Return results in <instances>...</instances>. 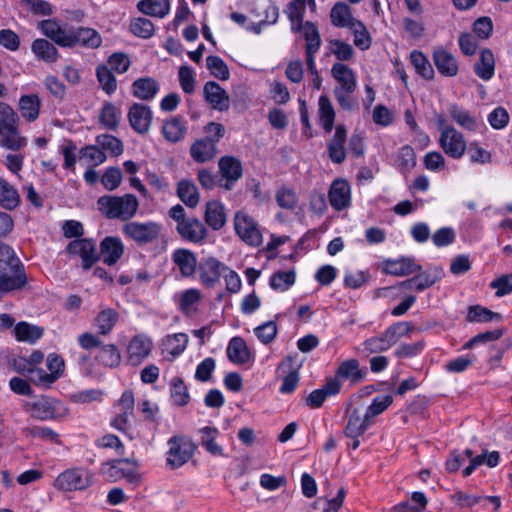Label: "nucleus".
<instances>
[{
	"label": "nucleus",
	"instance_id": "9b49d317",
	"mask_svg": "<svg viewBox=\"0 0 512 512\" xmlns=\"http://www.w3.org/2000/svg\"><path fill=\"white\" fill-rule=\"evenodd\" d=\"M219 172L225 181L222 187L231 190L243 174L242 163L233 156H223L218 161Z\"/></svg>",
	"mask_w": 512,
	"mask_h": 512
},
{
	"label": "nucleus",
	"instance_id": "39448f33",
	"mask_svg": "<svg viewBox=\"0 0 512 512\" xmlns=\"http://www.w3.org/2000/svg\"><path fill=\"white\" fill-rule=\"evenodd\" d=\"M236 234L250 246H259L262 243V233L257 222L243 211H238L234 218Z\"/></svg>",
	"mask_w": 512,
	"mask_h": 512
},
{
	"label": "nucleus",
	"instance_id": "2f4dec72",
	"mask_svg": "<svg viewBox=\"0 0 512 512\" xmlns=\"http://www.w3.org/2000/svg\"><path fill=\"white\" fill-rule=\"evenodd\" d=\"M119 320V313L113 308H103L94 318V326L101 335H108Z\"/></svg>",
	"mask_w": 512,
	"mask_h": 512
},
{
	"label": "nucleus",
	"instance_id": "052dcab7",
	"mask_svg": "<svg viewBox=\"0 0 512 512\" xmlns=\"http://www.w3.org/2000/svg\"><path fill=\"white\" fill-rule=\"evenodd\" d=\"M502 316L485 307L471 306L468 311L467 319L470 322H491L494 320H501Z\"/></svg>",
	"mask_w": 512,
	"mask_h": 512
},
{
	"label": "nucleus",
	"instance_id": "412c9836",
	"mask_svg": "<svg viewBox=\"0 0 512 512\" xmlns=\"http://www.w3.org/2000/svg\"><path fill=\"white\" fill-rule=\"evenodd\" d=\"M383 270L387 274L394 276H407L421 270L414 258L401 257L399 259H389L384 262Z\"/></svg>",
	"mask_w": 512,
	"mask_h": 512
},
{
	"label": "nucleus",
	"instance_id": "f3484780",
	"mask_svg": "<svg viewBox=\"0 0 512 512\" xmlns=\"http://www.w3.org/2000/svg\"><path fill=\"white\" fill-rule=\"evenodd\" d=\"M350 185L346 180L337 179L332 182L329 189V202L331 206L337 210L341 211L349 206L350 204Z\"/></svg>",
	"mask_w": 512,
	"mask_h": 512
},
{
	"label": "nucleus",
	"instance_id": "c85d7f7f",
	"mask_svg": "<svg viewBox=\"0 0 512 512\" xmlns=\"http://www.w3.org/2000/svg\"><path fill=\"white\" fill-rule=\"evenodd\" d=\"M159 91V83L151 77H142L132 84L133 95L141 100L148 101L155 97Z\"/></svg>",
	"mask_w": 512,
	"mask_h": 512
},
{
	"label": "nucleus",
	"instance_id": "20e7f679",
	"mask_svg": "<svg viewBox=\"0 0 512 512\" xmlns=\"http://www.w3.org/2000/svg\"><path fill=\"white\" fill-rule=\"evenodd\" d=\"M122 232L139 246H144L158 240L161 225L155 221H130L123 225Z\"/></svg>",
	"mask_w": 512,
	"mask_h": 512
},
{
	"label": "nucleus",
	"instance_id": "ea45409f",
	"mask_svg": "<svg viewBox=\"0 0 512 512\" xmlns=\"http://www.w3.org/2000/svg\"><path fill=\"white\" fill-rule=\"evenodd\" d=\"M331 22L336 27H350L357 19L353 18L351 8L344 2L336 3L330 12Z\"/></svg>",
	"mask_w": 512,
	"mask_h": 512
},
{
	"label": "nucleus",
	"instance_id": "58836bf2",
	"mask_svg": "<svg viewBox=\"0 0 512 512\" xmlns=\"http://www.w3.org/2000/svg\"><path fill=\"white\" fill-rule=\"evenodd\" d=\"M40 105L41 102L37 94L23 95L19 100V111L23 118L33 122L39 116Z\"/></svg>",
	"mask_w": 512,
	"mask_h": 512
},
{
	"label": "nucleus",
	"instance_id": "49530a36",
	"mask_svg": "<svg viewBox=\"0 0 512 512\" xmlns=\"http://www.w3.org/2000/svg\"><path fill=\"white\" fill-rule=\"evenodd\" d=\"M14 333L18 341L34 343L43 335V329L27 322H19L14 328Z\"/></svg>",
	"mask_w": 512,
	"mask_h": 512
},
{
	"label": "nucleus",
	"instance_id": "4d7b16f0",
	"mask_svg": "<svg viewBox=\"0 0 512 512\" xmlns=\"http://www.w3.org/2000/svg\"><path fill=\"white\" fill-rule=\"evenodd\" d=\"M98 361L106 367H117L121 362V354L114 344L103 345L97 355Z\"/></svg>",
	"mask_w": 512,
	"mask_h": 512
},
{
	"label": "nucleus",
	"instance_id": "69168bd1",
	"mask_svg": "<svg viewBox=\"0 0 512 512\" xmlns=\"http://www.w3.org/2000/svg\"><path fill=\"white\" fill-rule=\"evenodd\" d=\"M413 330L410 322H397L388 327L383 334L390 346L395 344L402 336L409 334Z\"/></svg>",
	"mask_w": 512,
	"mask_h": 512
},
{
	"label": "nucleus",
	"instance_id": "dca6fc26",
	"mask_svg": "<svg viewBox=\"0 0 512 512\" xmlns=\"http://www.w3.org/2000/svg\"><path fill=\"white\" fill-rule=\"evenodd\" d=\"M347 130L343 124L335 127V133L327 144L329 158L333 163L341 164L346 158L345 143Z\"/></svg>",
	"mask_w": 512,
	"mask_h": 512
},
{
	"label": "nucleus",
	"instance_id": "4be33fe9",
	"mask_svg": "<svg viewBox=\"0 0 512 512\" xmlns=\"http://www.w3.org/2000/svg\"><path fill=\"white\" fill-rule=\"evenodd\" d=\"M331 75L337 81V89H343L348 92H355L357 88V79L354 71L347 65L337 62L331 68Z\"/></svg>",
	"mask_w": 512,
	"mask_h": 512
},
{
	"label": "nucleus",
	"instance_id": "bb28decb",
	"mask_svg": "<svg viewBox=\"0 0 512 512\" xmlns=\"http://www.w3.org/2000/svg\"><path fill=\"white\" fill-rule=\"evenodd\" d=\"M172 260L179 268L183 277L187 278L195 273L197 260L192 251L188 249H177L172 255Z\"/></svg>",
	"mask_w": 512,
	"mask_h": 512
},
{
	"label": "nucleus",
	"instance_id": "e2e57ef3",
	"mask_svg": "<svg viewBox=\"0 0 512 512\" xmlns=\"http://www.w3.org/2000/svg\"><path fill=\"white\" fill-rule=\"evenodd\" d=\"M43 34L52 39L60 46H64V31L60 25L53 20H43L38 23Z\"/></svg>",
	"mask_w": 512,
	"mask_h": 512
},
{
	"label": "nucleus",
	"instance_id": "8fccbe9b",
	"mask_svg": "<svg viewBox=\"0 0 512 512\" xmlns=\"http://www.w3.org/2000/svg\"><path fill=\"white\" fill-rule=\"evenodd\" d=\"M170 397L177 406H185L190 401L188 388L181 377H174L171 380Z\"/></svg>",
	"mask_w": 512,
	"mask_h": 512
},
{
	"label": "nucleus",
	"instance_id": "6e6d98bb",
	"mask_svg": "<svg viewBox=\"0 0 512 512\" xmlns=\"http://www.w3.org/2000/svg\"><path fill=\"white\" fill-rule=\"evenodd\" d=\"M19 200V195L14 187L0 178V204L11 210L18 206Z\"/></svg>",
	"mask_w": 512,
	"mask_h": 512
},
{
	"label": "nucleus",
	"instance_id": "a211bd4d",
	"mask_svg": "<svg viewBox=\"0 0 512 512\" xmlns=\"http://www.w3.org/2000/svg\"><path fill=\"white\" fill-rule=\"evenodd\" d=\"M179 235L189 242L200 243L207 236L204 224L195 217L187 218V221L176 226Z\"/></svg>",
	"mask_w": 512,
	"mask_h": 512
},
{
	"label": "nucleus",
	"instance_id": "6e6552de",
	"mask_svg": "<svg viewBox=\"0 0 512 512\" xmlns=\"http://www.w3.org/2000/svg\"><path fill=\"white\" fill-rule=\"evenodd\" d=\"M153 349V341L145 334H137L131 338L127 346V361L132 366L140 365Z\"/></svg>",
	"mask_w": 512,
	"mask_h": 512
},
{
	"label": "nucleus",
	"instance_id": "37998d69",
	"mask_svg": "<svg viewBox=\"0 0 512 512\" xmlns=\"http://www.w3.org/2000/svg\"><path fill=\"white\" fill-rule=\"evenodd\" d=\"M120 119V109L111 102H105L99 113L100 124L107 130H116Z\"/></svg>",
	"mask_w": 512,
	"mask_h": 512
},
{
	"label": "nucleus",
	"instance_id": "a18cd8bd",
	"mask_svg": "<svg viewBox=\"0 0 512 512\" xmlns=\"http://www.w3.org/2000/svg\"><path fill=\"white\" fill-rule=\"evenodd\" d=\"M368 423L369 420H366L365 416L362 418L359 411L354 409L348 418L344 434L350 438H357L366 431Z\"/></svg>",
	"mask_w": 512,
	"mask_h": 512
},
{
	"label": "nucleus",
	"instance_id": "f03ea898",
	"mask_svg": "<svg viewBox=\"0 0 512 512\" xmlns=\"http://www.w3.org/2000/svg\"><path fill=\"white\" fill-rule=\"evenodd\" d=\"M97 204L101 213L108 219H120L122 221L132 219L139 208V202L133 194L101 196Z\"/></svg>",
	"mask_w": 512,
	"mask_h": 512
},
{
	"label": "nucleus",
	"instance_id": "338daca9",
	"mask_svg": "<svg viewBox=\"0 0 512 512\" xmlns=\"http://www.w3.org/2000/svg\"><path fill=\"white\" fill-rule=\"evenodd\" d=\"M97 79L102 87V89L107 94H112L117 88V81L111 70L105 66H98L96 69Z\"/></svg>",
	"mask_w": 512,
	"mask_h": 512
},
{
	"label": "nucleus",
	"instance_id": "9d476101",
	"mask_svg": "<svg viewBox=\"0 0 512 512\" xmlns=\"http://www.w3.org/2000/svg\"><path fill=\"white\" fill-rule=\"evenodd\" d=\"M66 251L71 255L79 256L82 260V267L86 270L90 269L98 260L95 242L92 239L73 240L67 245Z\"/></svg>",
	"mask_w": 512,
	"mask_h": 512
},
{
	"label": "nucleus",
	"instance_id": "3c124183",
	"mask_svg": "<svg viewBox=\"0 0 512 512\" xmlns=\"http://www.w3.org/2000/svg\"><path fill=\"white\" fill-rule=\"evenodd\" d=\"M442 269L439 267H432L426 271L414 276L415 289L423 291L433 286L442 277Z\"/></svg>",
	"mask_w": 512,
	"mask_h": 512
},
{
	"label": "nucleus",
	"instance_id": "7c9ffc66",
	"mask_svg": "<svg viewBox=\"0 0 512 512\" xmlns=\"http://www.w3.org/2000/svg\"><path fill=\"white\" fill-rule=\"evenodd\" d=\"M227 357L235 364H246L251 358V353L246 342L241 337H233L227 347Z\"/></svg>",
	"mask_w": 512,
	"mask_h": 512
},
{
	"label": "nucleus",
	"instance_id": "680f3d73",
	"mask_svg": "<svg viewBox=\"0 0 512 512\" xmlns=\"http://www.w3.org/2000/svg\"><path fill=\"white\" fill-rule=\"evenodd\" d=\"M349 28L353 32L355 46L367 50L371 46V37L363 22L357 20Z\"/></svg>",
	"mask_w": 512,
	"mask_h": 512
},
{
	"label": "nucleus",
	"instance_id": "79ce46f5",
	"mask_svg": "<svg viewBox=\"0 0 512 512\" xmlns=\"http://www.w3.org/2000/svg\"><path fill=\"white\" fill-rule=\"evenodd\" d=\"M185 122L181 117H173L166 121L162 127V133L169 142L176 143L183 139L186 133Z\"/></svg>",
	"mask_w": 512,
	"mask_h": 512
},
{
	"label": "nucleus",
	"instance_id": "cd10ccee",
	"mask_svg": "<svg viewBox=\"0 0 512 512\" xmlns=\"http://www.w3.org/2000/svg\"><path fill=\"white\" fill-rule=\"evenodd\" d=\"M204 220L213 230L221 229L226 223V215L222 203L212 200L206 203Z\"/></svg>",
	"mask_w": 512,
	"mask_h": 512
},
{
	"label": "nucleus",
	"instance_id": "4468645a",
	"mask_svg": "<svg viewBox=\"0 0 512 512\" xmlns=\"http://www.w3.org/2000/svg\"><path fill=\"white\" fill-rule=\"evenodd\" d=\"M131 127L139 134H146L152 122V112L144 104L134 103L128 111Z\"/></svg>",
	"mask_w": 512,
	"mask_h": 512
},
{
	"label": "nucleus",
	"instance_id": "423d86ee",
	"mask_svg": "<svg viewBox=\"0 0 512 512\" xmlns=\"http://www.w3.org/2000/svg\"><path fill=\"white\" fill-rule=\"evenodd\" d=\"M439 147L452 159H460L467 150V142L463 134L456 128H445L439 135Z\"/></svg>",
	"mask_w": 512,
	"mask_h": 512
},
{
	"label": "nucleus",
	"instance_id": "c03bdc74",
	"mask_svg": "<svg viewBox=\"0 0 512 512\" xmlns=\"http://www.w3.org/2000/svg\"><path fill=\"white\" fill-rule=\"evenodd\" d=\"M137 8L146 15L163 18L169 12L170 3L169 0H141Z\"/></svg>",
	"mask_w": 512,
	"mask_h": 512
},
{
	"label": "nucleus",
	"instance_id": "de8ad7c7",
	"mask_svg": "<svg viewBox=\"0 0 512 512\" xmlns=\"http://www.w3.org/2000/svg\"><path fill=\"white\" fill-rule=\"evenodd\" d=\"M27 411L30 412L32 417L39 420L52 418L55 413L52 401L48 398H40L33 403H28Z\"/></svg>",
	"mask_w": 512,
	"mask_h": 512
},
{
	"label": "nucleus",
	"instance_id": "6ab92c4d",
	"mask_svg": "<svg viewBox=\"0 0 512 512\" xmlns=\"http://www.w3.org/2000/svg\"><path fill=\"white\" fill-rule=\"evenodd\" d=\"M341 382L337 379H328L320 389L313 390L306 397V405L312 409L323 405L327 397L334 396L340 392Z\"/></svg>",
	"mask_w": 512,
	"mask_h": 512
},
{
	"label": "nucleus",
	"instance_id": "0eeeda50",
	"mask_svg": "<svg viewBox=\"0 0 512 512\" xmlns=\"http://www.w3.org/2000/svg\"><path fill=\"white\" fill-rule=\"evenodd\" d=\"M102 44L101 35L93 28L79 27L66 30V47L80 45L88 49H96Z\"/></svg>",
	"mask_w": 512,
	"mask_h": 512
},
{
	"label": "nucleus",
	"instance_id": "774afa93",
	"mask_svg": "<svg viewBox=\"0 0 512 512\" xmlns=\"http://www.w3.org/2000/svg\"><path fill=\"white\" fill-rule=\"evenodd\" d=\"M206 66L210 73L220 80H227L230 77L229 69L226 63L218 56H208Z\"/></svg>",
	"mask_w": 512,
	"mask_h": 512
},
{
	"label": "nucleus",
	"instance_id": "f257e3e1",
	"mask_svg": "<svg viewBox=\"0 0 512 512\" xmlns=\"http://www.w3.org/2000/svg\"><path fill=\"white\" fill-rule=\"evenodd\" d=\"M27 283L24 267L13 249L0 242V297L19 290Z\"/></svg>",
	"mask_w": 512,
	"mask_h": 512
},
{
	"label": "nucleus",
	"instance_id": "13d9d810",
	"mask_svg": "<svg viewBox=\"0 0 512 512\" xmlns=\"http://www.w3.org/2000/svg\"><path fill=\"white\" fill-rule=\"evenodd\" d=\"M96 143L102 151H108L113 156H119L124 151L123 143L113 135L102 134L96 137Z\"/></svg>",
	"mask_w": 512,
	"mask_h": 512
},
{
	"label": "nucleus",
	"instance_id": "473e14b6",
	"mask_svg": "<svg viewBox=\"0 0 512 512\" xmlns=\"http://www.w3.org/2000/svg\"><path fill=\"white\" fill-rule=\"evenodd\" d=\"M107 157L96 145L83 147L78 154V162L86 168H94L106 161Z\"/></svg>",
	"mask_w": 512,
	"mask_h": 512
},
{
	"label": "nucleus",
	"instance_id": "a19ab883",
	"mask_svg": "<svg viewBox=\"0 0 512 512\" xmlns=\"http://www.w3.org/2000/svg\"><path fill=\"white\" fill-rule=\"evenodd\" d=\"M201 446L213 456H224L223 447L216 442L219 431L215 427H204L200 430Z\"/></svg>",
	"mask_w": 512,
	"mask_h": 512
},
{
	"label": "nucleus",
	"instance_id": "e433bc0d",
	"mask_svg": "<svg viewBox=\"0 0 512 512\" xmlns=\"http://www.w3.org/2000/svg\"><path fill=\"white\" fill-rule=\"evenodd\" d=\"M177 196L188 207L198 205L200 196L196 185L190 180H181L177 184Z\"/></svg>",
	"mask_w": 512,
	"mask_h": 512
},
{
	"label": "nucleus",
	"instance_id": "393cba45",
	"mask_svg": "<svg viewBox=\"0 0 512 512\" xmlns=\"http://www.w3.org/2000/svg\"><path fill=\"white\" fill-rule=\"evenodd\" d=\"M130 463L129 459H121L115 460L111 463L103 464L101 469L102 473L109 478H125L130 484L139 485L141 481V476L134 470L125 471L124 469L119 467L120 463Z\"/></svg>",
	"mask_w": 512,
	"mask_h": 512
},
{
	"label": "nucleus",
	"instance_id": "603ef678",
	"mask_svg": "<svg viewBox=\"0 0 512 512\" xmlns=\"http://www.w3.org/2000/svg\"><path fill=\"white\" fill-rule=\"evenodd\" d=\"M0 144L1 146L10 150H19L26 145V139L20 137L17 126L10 127L8 130H0Z\"/></svg>",
	"mask_w": 512,
	"mask_h": 512
},
{
	"label": "nucleus",
	"instance_id": "1a4fd4ad",
	"mask_svg": "<svg viewBox=\"0 0 512 512\" xmlns=\"http://www.w3.org/2000/svg\"><path fill=\"white\" fill-rule=\"evenodd\" d=\"M134 394L131 390H126L120 399L115 403L117 409L115 417L111 421V426L120 431H126L129 427V418L134 413Z\"/></svg>",
	"mask_w": 512,
	"mask_h": 512
},
{
	"label": "nucleus",
	"instance_id": "5fc2aeb1",
	"mask_svg": "<svg viewBox=\"0 0 512 512\" xmlns=\"http://www.w3.org/2000/svg\"><path fill=\"white\" fill-rule=\"evenodd\" d=\"M302 29L306 41L305 52L317 53L321 45V38L316 25L307 21L303 24Z\"/></svg>",
	"mask_w": 512,
	"mask_h": 512
},
{
	"label": "nucleus",
	"instance_id": "09e8293b",
	"mask_svg": "<svg viewBox=\"0 0 512 512\" xmlns=\"http://www.w3.org/2000/svg\"><path fill=\"white\" fill-rule=\"evenodd\" d=\"M31 49L38 59L46 62H54L59 57L55 46L45 39L34 40Z\"/></svg>",
	"mask_w": 512,
	"mask_h": 512
},
{
	"label": "nucleus",
	"instance_id": "4c0bfd02",
	"mask_svg": "<svg viewBox=\"0 0 512 512\" xmlns=\"http://www.w3.org/2000/svg\"><path fill=\"white\" fill-rule=\"evenodd\" d=\"M188 344V336L185 333H175L167 335L162 340L163 352L168 353L173 358L184 352Z\"/></svg>",
	"mask_w": 512,
	"mask_h": 512
},
{
	"label": "nucleus",
	"instance_id": "aec40b11",
	"mask_svg": "<svg viewBox=\"0 0 512 512\" xmlns=\"http://www.w3.org/2000/svg\"><path fill=\"white\" fill-rule=\"evenodd\" d=\"M366 376V370L361 369L357 359H348L343 361L337 368L336 374L332 379L348 380L352 384L361 382Z\"/></svg>",
	"mask_w": 512,
	"mask_h": 512
},
{
	"label": "nucleus",
	"instance_id": "864d4df0",
	"mask_svg": "<svg viewBox=\"0 0 512 512\" xmlns=\"http://www.w3.org/2000/svg\"><path fill=\"white\" fill-rule=\"evenodd\" d=\"M410 60L416 72L427 80L434 78V70L427 57L420 51H413Z\"/></svg>",
	"mask_w": 512,
	"mask_h": 512
},
{
	"label": "nucleus",
	"instance_id": "2eb2a0df",
	"mask_svg": "<svg viewBox=\"0 0 512 512\" xmlns=\"http://www.w3.org/2000/svg\"><path fill=\"white\" fill-rule=\"evenodd\" d=\"M124 253V245L120 238L108 236L100 242V252L98 260L101 259L105 264L115 265Z\"/></svg>",
	"mask_w": 512,
	"mask_h": 512
},
{
	"label": "nucleus",
	"instance_id": "ddd939ff",
	"mask_svg": "<svg viewBox=\"0 0 512 512\" xmlns=\"http://www.w3.org/2000/svg\"><path fill=\"white\" fill-rule=\"evenodd\" d=\"M64 364L63 360L56 354H49L47 357V368L49 373L42 369L29 368L28 372L31 373V379L35 383L50 384L57 380L60 376V368Z\"/></svg>",
	"mask_w": 512,
	"mask_h": 512
},
{
	"label": "nucleus",
	"instance_id": "c756f323",
	"mask_svg": "<svg viewBox=\"0 0 512 512\" xmlns=\"http://www.w3.org/2000/svg\"><path fill=\"white\" fill-rule=\"evenodd\" d=\"M448 113L450 118L457 123L463 129L473 132L476 131L479 127V122L477 118L472 115L468 110L453 104L448 108Z\"/></svg>",
	"mask_w": 512,
	"mask_h": 512
},
{
	"label": "nucleus",
	"instance_id": "f8f14e48",
	"mask_svg": "<svg viewBox=\"0 0 512 512\" xmlns=\"http://www.w3.org/2000/svg\"><path fill=\"white\" fill-rule=\"evenodd\" d=\"M205 101L212 109L220 112L227 111L230 107V96L215 81H208L203 87Z\"/></svg>",
	"mask_w": 512,
	"mask_h": 512
},
{
	"label": "nucleus",
	"instance_id": "72a5a7b5",
	"mask_svg": "<svg viewBox=\"0 0 512 512\" xmlns=\"http://www.w3.org/2000/svg\"><path fill=\"white\" fill-rule=\"evenodd\" d=\"M318 106L319 124L326 133H330L334 126L335 111L328 96H320Z\"/></svg>",
	"mask_w": 512,
	"mask_h": 512
},
{
	"label": "nucleus",
	"instance_id": "a878e982",
	"mask_svg": "<svg viewBox=\"0 0 512 512\" xmlns=\"http://www.w3.org/2000/svg\"><path fill=\"white\" fill-rule=\"evenodd\" d=\"M226 269L221 262L215 258H208L199 267L201 282L208 286H214L220 279L221 269Z\"/></svg>",
	"mask_w": 512,
	"mask_h": 512
},
{
	"label": "nucleus",
	"instance_id": "bf43d9fd",
	"mask_svg": "<svg viewBox=\"0 0 512 512\" xmlns=\"http://www.w3.org/2000/svg\"><path fill=\"white\" fill-rule=\"evenodd\" d=\"M305 3L306 1H292L288 4L287 15L289 20L292 22V29L295 31H299L303 27Z\"/></svg>",
	"mask_w": 512,
	"mask_h": 512
},
{
	"label": "nucleus",
	"instance_id": "0e129e2a",
	"mask_svg": "<svg viewBox=\"0 0 512 512\" xmlns=\"http://www.w3.org/2000/svg\"><path fill=\"white\" fill-rule=\"evenodd\" d=\"M270 286L274 290L286 291L295 283L293 271H279L270 278Z\"/></svg>",
	"mask_w": 512,
	"mask_h": 512
},
{
	"label": "nucleus",
	"instance_id": "c9c22d12",
	"mask_svg": "<svg viewBox=\"0 0 512 512\" xmlns=\"http://www.w3.org/2000/svg\"><path fill=\"white\" fill-rule=\"evenodd\" d=\"M495 61L491 50L484 49L480 53L479 61L474 65L475 74L482 80H490L494 75Z\"/></svg>",
	"mask_w": 512,
	"mask_h": 512
},
{
	"label": "nucleus",
	"instance_id": "5701e85b",
	"mask_svg": "<svg viewBox=\"0 0 512 512\" xmlns=\"http://www.w3.org/2000/svg\"><path fill=\"white\" fill-rule=\"evenodd\" d=\"M433 61L438 72L445 77H454L458 73L456 58L446 50L439 48L433 53Z\"/></svg>",
	"mask_w": 512,
	"mask_h": 512
},
{
	"label": "nucleus",
	"instance_id": "f704fd0d",
	"mask_svg": "<svg viewBox=\"0 0 512 512\" xmlns=\"http://www.w3.org/2000/svg\"><path fill=\"white\" fill-rule=\"evenodd\" d=\"M91 484L89 473L82 468L66 470V491L84 490Z\"/></svg>",
	"mask_w": 512,
	"mask_h": 512
},
{
	"label": "nucleus",
	"instance_id": "b1692460",
	"mask_svg": "<svg viewBox=\"0 0 512 512\" xmlns=\"http://www.w3.org/2000/svg\"><path fill=\"white\" fill-rule=\"evenodd\" d=\"M218 153L217 145L208 139H197L190 147V155L197 163H205L212 160Z\"/></svg>",
	"mask_w": 512,
	"mask_h": 512
},
{
	"label": "nucleus",
	"instance_id": "7ed1b4c3",
	"mask_svg": "<svg viewBox=\"0 0 512 512\" xmlns=\"http://www.w3.org/2000/svg\"><path fill=\"white\" fill-rule=\"evenodd\" d=\"M166 466L170 470L184 466L194 456L197 446L187 436L174 435L167 441Z\"/></svg>",
	"mask_w": 512,
	"mask_h": 512
}]
</instances>
